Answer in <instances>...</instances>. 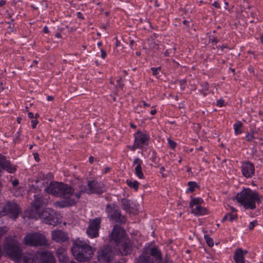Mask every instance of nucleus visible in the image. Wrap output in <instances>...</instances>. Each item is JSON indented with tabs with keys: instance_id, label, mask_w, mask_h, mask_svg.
<instances>
[{
	"instance_id": "a211bd4d",
	"label": "nucleus",
	"mask_w": 263,
	"mask_h": 263,
	"mask_svg": "<svg viewBox=\"0 0 263 263\" xmlns=\"http://www.w3.org/2000/svg\"><path fill=\"white\" fill-rule=\"evenodd\" d=\"M62 182H51L46 189L47 193L55 196L60 197L61 194Z\"/></svg>"
},
{
	"instance_id": "6e6d98bb",
	"label": "nucleus",
	"mask_w": 263,
	"mask_h": 263,
	"mask_svg": "<svg viewBox=\"0 0 263 263\" xmlns=\"http://www.w3.org/2000/svg\"><path fill=\"white\" fill-rule=\"evenodd\" d=\"M77 17L79 18H80L81 20H84V17H83V14L81 12H78L77 13Z\"/></svg>"
},
{
	"instance_id": "7c9ffc66",
	"label": "nucleus",
	"mask_w": 263,
	"mask_h": 263,
	"mask_svg": "<svg viewBox=\"0 0 263 263\" xmlns=\"http://www.w3.org/2000/svg\"><path fill=\"white\" fill-rule=\"evenodd\" d=\"M188 188L186 191V193H193L195 191L196 188L199 187L197 182L195 181H189L187 182Z\"/></svg>"
},
{
	"instance_id": "5701e85b",
	"label": "nucleus",
	"mask_w": 263,
	"mask_h": 263,
	"mask_svg": "<svg viewBox=\"0 0 263 263\" xmlns=\"http://www.w3.org/2000/svg\"><path fill=\"white\" fill-rule=\"evenodd\" d=\"M59 263H67L68 257L66 250L63 247H60L56 251Z\"/></svg>"
},
{
	"instance_id": "c85d7f7f",
	"label": "nucleus",
	"mask_w": 263,
	"mask_h": 263,
	"mask_svg": "<svg viewBox=\"0 0 263 263\" xmlns=\"http://www.w3.org/2000/svg\"><path fill=\"white\" fill-rule=\"evenodd\" d=\"M202 87V89L199 90V91L205 97L208 93L209 89V85L207 82H202L200 84Z\"/></svg>"
},
{
	"instance_id": "5fc2aeb1",
	"label": "nucleus",
	"mask_w": 263,
	"mask_h": 263,
	"mask_svg": "<svg viewBox=\"0 0 263 263\" xmlns=\"http://www.w3.org/2000/svg\"><path fill=\"white\" fill-rule=\"evenodd\" d=\"M34 158L36 162H39L40 160L39 154L37 153H35L33 154Z\"/></svg>"
},
{
	"instance_id": "a18cd8bd",
	"label": "nucleus",
	"mask_w": 263,
	"mask_h": 263,
	"mask_svg": "<svg viewBox=\"0 0 263 263\" xmlns=\"http://www.w3.org/2000/svg\"><path fill=\"white\" fill-rule=\"evenodd\" d=\"M165 169L164 166H161L160 168V173L161 174V176L163 178H166L167 176V174L164 173V172L165 171Z\"/></svg>"
},
{
	"instance_id": "680f3d73",
	"label": "nucleus",
	"mask_w": 263,
	"mask_h": 263,
	"mask_svg": "<svg viewBox=\"0 0 263 263\" xmlns=\"http://www.w3.org/2000/svg\"><path fill=\"white\" fill-rule=\"evenodd\" d=\"M229 220V217H228V213L226 214L224 217H223V218L222 219V222H224L226 221V220Z\"/></svg>"
},
{
	"instance_id": "1a4fd4ad",
	"label": "nucleus",
	"mask_w": 263,
	"mask_h": 263,
	"mask_svg": "<svg viewBox=\"0 0 263 263\" xmlns=\"http://www.w3.org/2000/svg\"><path fill=\"white\" fill-rule=\"evenodd\" d=\"M39 217L46 224L57 226L59 222V218L55 212L51 209H45L39 213Z\"/></svg>"
},
{
	"instance_id": "412c9836",
	"label": "nucleus",
	"mask_w": 263,
	"mask_h": 263,
	"mask_svg": "<svg viewBox=\"0 0 263 263\" xmlns=\"http://www.w3.org/2000/svg\"><path fill=\"white\" fill-rule=\"evenodd\" d=\"M248 253L247 251H243L241 248L237 249L234 254L233 259L235 263H245V255Z\"/></svg>"
},
{
	"instance_id": "aec40b11",
	"label": "nucleus",
	"mask_w": 263,
	"mask_h": 263,
	"mask_svg": "<svg viewBox=\"0 0 263 263\" xmlns=\"http://www.w3.org/2000/svg\"><path fill=\"white\" fill-rule=\"evenodd\" d=\"M119 252L122 256H126L130 254L132 252V243L129 239H126L123 242L119 248Z\"/></svg>"
},
{
	"instance_id": "69168bd1",
	"label": "nucleus",
	"mask_w": 263,
	"mask_h": 263,
	"mask_svg": "<svg viewBox=\"0 0 263 263\" xmlns=\"http://www.w3.org/2000/svg\"><path fill=\"white\" fill-rule=\"evenodd\" d=\"M28 117L30 118V119H33V117H34V116H33V114L32 112H29L28 113Z\"/></svg>"
},
{
	"instance_id": "58836bf2",
	"label": "nucleus",
	"mask_w": 263,
	"mask_h": 263,
	"mask_svg": "<svg viewBox=\"0 0 263 263\" xmlns=\"http://www.w3.org/2000/svg\"><path fill=\"white\" fill-rule=\"evenodd\" d=\"M143 164V161L139 158L137 157L135 158L134 161L133 162L134 165H136V166L141 167Z\"/></svg>"
},
{
	"instance_id": "c9c22d12",
	"label": "nucleus",
	"mask_w": 263,
	"mask_h": 263,
	"mask_svg": "<svg viewBox=\"0 0 263 263\" xmlns=\"http://www.w3.org/2000/svg\"><path fill=\"white\" fill-rule=\"evenodd\" d=\"M157 153L155 151H153L152 153V157L151 158V160L152 162H153L156 165L155 167H158L159 166V164L157 162Z\"/></svg>"
},
{
	"instance_id": "bf43d9fd",
	"label": "nucleus",
	"mask_w": 263,
	"mask_h": 263,
	"mask_svg": "<svg viewBox=\"0 0 263 263\" xmlns=\"http://www.w3.org/2000/svg\"><path fill=\"white\" fill-rule=\"evenodd\" d=\"M248 70L249 71L250 73H254V69L253 66H252L249 67Z\"/></svg>"
},
{
	"instance_id": "603ef678",
	"label": "nucleus",
	"mask_w": 263,
	"mask_h": 263,
	"mask_svg": "<svg viewBox=\"0 0 263 263\" xmlns=\"http://www.w3.org/2000/svg\"><path fill=\"white\" fill-rule=\"evenodd\" d=\"M218 42H219V40L215 36H214L211 39V43L213 46L216 45Z\"/></svg>"
},
{
	"instance_id": "7ed1b4c3",
	"label": "nucleus",
	"mask_w": 263,
	"mask_h": 263,
	"mask_svg": "<svg viewBox=\"0 0 263 263\" xmlns=\"http://www.w3.org/2000/svg\"><path fill=\"white\" fill-rule=\"evenodd\" d=\"M150 263H167L163 261V255L161 250L156 245L146 243L140 255Z\"/></svg>"
},
{
	"instance_id": "4d7b16f0",
	"label": "nucleus",
	"mask_w": 263,
	"mask_h": 263,
	"mask_svg": "<svg viewBox=\"0 0 263 263\" xmlns=\"http://www.w3.org/2000/svg\"><path fill=\"white\" fill-rule=\"evenodd\" d=\"M19 181L17 179H14L13 180L12 183L13 186H16L18 184Z\"/></svg>"
},
{
	"instance_id": "4be33fe9",
	"label": "nucleus",
	"mask_w": 263,
	"mask_h": 263,
	"mask_svg": "<svg viewBox=\"0 0 263 263\" xmlns=\"http://www.w3.org/2000/svg\"><path fill=\"white\" fill-rule=\"evenodd\" d=\"M47 199L42 196L34 195V199L32 203V206L37 212L40 208L46 204Z\"/></svg>"
},
{
	"instance_id": "f257e3e1",
	"label": "nucleus",
	"mask_w": 263,
	"mask_h": 263,
	"mask_svg": "<svg viewBox=\"0 0 263 263\" xmlns=\"http://www.w3.org/2000/svg\"><path fill=\"white\" fill-rule=\"evenodd\" d=\"M235 198L246 210L255 209L256 203L259 204L262 200V196L258 192L250 188L243 189L237 194Z\"/></svg>"
},
{
	"instance_id": "13d9d810",
	"label": "nucleus",
	"mask_w": 263,
	"mask_h": 263,
	"mask_svg": "<svg viewBox=\"0 0 263 263\" xmlns=\"http://www.w3.org/2000/svg\"><path fill=\"white\" fill-rule=\"evenodd\" d=\"M5 227H1L0 228V238L5 233Z\"/></svg>"
},
{
	"instance_id": "0e129e2a",
	"label": "nucleus",
	"mask_w": 263,
	"mask_h": 263,
	"mask_svg": "<svg viewBox=\"0 0 263 263\" xmlns=\"http://www.w3.org/2000/svg\"><path fill=\"white\" fill-rule=\"evenodd\" d=\"M95 158L93 156H90L89 157V162L90 163H92L95 161Z\"/></svg>"
},
{
	"instance_id": "a878e982",
	"label": "nucleus",
	"mask_w": 263,
	"mask_h": 263,
	"mask_svg": "<svg viewBox=\"0 0 263 263\" xmlns=\"http://www.w3.org/2000/svg\"><path fill=\"white\" fill-rule=\"evenodd\" d=\"M192 213L195 215H203L208 214V210L206 208L198 205L194 209H192Z\"/></svg>"
},
{
	"instance_id": "e433bc0d",
	"label": "nucleus",
	"mask_w": 263,
	"mask_h": 263,
	"mask_svg": "<svg viewBox=\"0 0 263 263\" xmlns=\"http://www.w3.org/2000/svg\"><path fill=\"white\" fill-rule=\"evenodd\" d=\"M161 66L158 67H151V70L152 71V74L154 76L157 77L161 71Z\"/></svg>"
},
{
	"instance_id": "2f4dec72",
	"label": "nucleus",
	"mask_w": 263,
	"mask_h": 263,
	"mask_svg": "<svg viewBox=\"0 0 263 263\" xmlns=\"http://www.w3.org/2000/svg\"><path fill=\"white\" fill-rule=\"evenodd\" d=\"M126 183L129 187L134 189L135 191H138L139 183L137 180L133 181L130 179H127Z\"/></svg>"
},
{
	"instance_id": "3c124183",
	"label": "nucleus",
	"mask_w": 263,
	"mask_h": 263,
	"mask_svg": "<svg viewBox=\"0 0 263 263\" xmlns=\"http://www.w3.org/2000/svg\"><path fill=\"white\" fill-rule=\"evenodd\" d=\"M256 221H255L250 222L249 223V229L250 230H253L254 229V228L255 227V226H256Z\"/></svg>"
},
{
	"instance_id": "a19ab883",
	"label": "nucleus",
	"mask_w": 263,
	"mask_h": 263,
	"mask_svg": "<svg viewBox=\"0 0 263 263\" xmlns=\"http://www.w3.org/2000/svg\"><path fill=\"white\" fill-rule=\"evenodd\" d=\"M21 131L18 130L14 135V142H19L21 140Z\"/></svg>"
},
{
	"instance_id": "09e8293b",
	"label": "nucleus",
	"mask_w": 263,
	"mask_h": 263,
	"mask_svg": "<svg viewBox=\"0 0 263 263\" xmlns=\"http://www.w3.org/2000/svg\"><path fill=\"white\" fill-rule=\"evenodd\" d=\"M224 100L222 99H219L217 101L216 104L219 107H222L224 105Z\"/></svg>"
},
{
	"instance_id": "e2e57ef3",
	"label": "nucleus",
	"mask_w": 263,
	"mask_h": 263,
	"mask_svg": "<svg viewBox=\"0 0 263 263\" xmlns=\"http://www.w3.org/2000/svg\"><path fill=\"white\" fill-rule=\"evenodd\" d=\"M229 48V47L227 45H222L220 46V49H221V51H223V50L225 48Z\"/></svg>"
},
{
	"instance_id": "79ce46f5",
	"label": "nucleus",
	"mask_w": 263,
	"mask_h": 263,
	"mask_svg": "<svg viewBox=\"0 0 263 263\" xmlns=\"http://www.w3.org/2000/svg\"><path fill=\"white\" fill-rule=\"evenodd\" d=\"M186 82V79H181L179 81V84L180 85V88L181 90H184L185 88V83Z\"/></svg>"
},
{
	"instance_id": "ddd939ff",
	"label": "nucleus",
	"mask_w": 263,
	"mask_h": 263,
	"mask_svg": "<svg viewBox=\"0 0 263 263\" xmlns=\"http://www.w3.org/2000/svg\"><path fill=\"white\" fill-rule=\"evenodd\" d=\"M36 258L41 263H55L56 260L51 251L42 250L37 251L35 254Z\"/></svg>"
},
{
	"instance_id": "9b49d317",
	"label": "nucleus",
	"mask_w": 263,
	"mask_h": 263,
	"mask_svg": "<svg viewBox=\"0 0 263 263\" xmlns=\"http://www.w3.org/2000/svg\"><path fill=\"white\" fill-rule=\"evenodd\" d=\"M134 141L140 147V149H143L148 146L150 135L146 130H138L134 134Z\"/></svg>"
},
{
	"instance_id": "4c0bfd02",
	"label": "nucleus",
	"mask_w": 263,
	"mask_h": 263,
	"mask_svg": "<svg viewBox=\"0 0 263 263\" xmlns=\"http://www.w3.org/2000/svg\"><path fill=\"white\" fill-rule=\"evenodd\" d=\"M167 142L168 144L169 145V146L170 148H171L172 149H174L175 148L177 145V143L173 141L171 138H167Z\"/></svg>"
},
{
	"instance_id": "cd10ccee",
	"label": "nucleus",
	"mask_w": 263,
	"mask_h": 263,
	"mask_svg": "<svg viewBox=\"0 0 263 263\" xmlns=\"http://www.w3.org/2000/svg\"><path fill=\"white\" fill-rule=\"evenodd\" d=\"M257 134V131L256 130V128H251L250 129V132H248L245 136V138L247 141L252 142V140L255 139V135Z\"/></svg>"
},
{
	"instance_id": "6e6552de",
	"label": "nucleus",
	"mask_w": 263,
	"mask_h": 263,
	"mask_svg": "<svg viewBox=\"0 0 263 263\" xmlns=\"http://www.w3.org/2000/svg\"><path fill=\"white\" fill-rule=\"evenodd\" d=\"M4 212L3 217L8 216L10 218L15 220L18 216L21 210L19 205L14 202L7 201L2 208Z\"/></svg>"
},
{
	"instance_id": "bb28decb",
	"label": "nucleus",
	"mask_w": 263,
	"mask_h": 263,
	"mask_svg": "<svg viewBox=\"0 0 263 263\" xmlns=\"http://www.w3.org/2000/svg\"><path fill=\"white\" fill-rule=\"evenodd\" d=\"M16 261L17 263H34V256L31 254L24 255L22 259Z\"/></svg>"
},
{
	"instance_id": "052dcab7",
	"label": "nucleus",
	"mask_w": 263,
	"mask_h": 263,
	"mask_svg": "<svg viewBox=\"0 0 263 263\" xmlns=\"http://www.w3.org/2000/svg\"><path fill=\"white\" fill-rule=\"evenodd\" d=\"M43 32L45 33H48L49 32V30L48 29V27L47 26H44L43 28Z\"/></svg>"
},
{
	"instance_id": "20e7f679",
	"label": "nucleus",
	"mask_w": 263,
	"mask_h": 263,
	"mask_svg": "<svg viewBox=\"0 0 263 263\" xmlns=\"http://www.w3.org/2000/svg\"><path fill=\"white\" fill-rule=\"evenodd\" d=\"M3 249L5 253L14 261H18L22 257V250L20 243L16 240L11 238L6 239L3 245Z\"/></svg>"
},
{
	"instance_id": "473e14b6",
	"label": "nucleus",
	"mask_w": 263,
	"mask_h": 263,
	"mask_svg": "<svg viewBox=\"0 0 263 263\" xmlns=\"http://www.w3.org/2000/svg\"><path fill=\"white\" fill-rule=\"evenodd\" d=\"M203 202V200L201 198H193L190 202L189 206L191 209H193V206L195 205H200Z\"/></svg>"
},
{
	"instance_id": "f704fd0d",
	"label": "nucleus",
	"mask_w": 263,
	"mask_h": 263,
	"mask_svg": "<svg viewBox=\"0 0 263 263\" xmlns=\"http://www.w3.org/2000/svg\"><path fill=\"white\" fill-rule=\"evenodd\" d=\"M204 238L206 241V244L209 247H212L214 246L213 239L209 235H204Z\"/></svg>"
},
{
	"instance_id": "49530a36",
	"label": "nucleus",
	"mask_w": 263,
	"mask_h": 263,
	"mask_svg": "<svg viewBox=\"0 0 263 263\" xmlns=\"http://www.w3.org/2000/svg\"><path fill=\"white\" fill-rule=\"evenodd\" d=\"M124 84L122 81V78L119 79L117 81V85L120 88H122L124 86Z\"/></svg>"
},
{
	"instance_id": "8fccbe9b",
	"label": "nucleus",
	"mask_w": 263,
	"mask_h": 263,
	"mask_svg": "<svg viewBox=\"0 0 263 263\" xmlns=\"http://www.w3.org/2000/svg\"><path fill=\"white\" fill-rule=\"evenodd\" d=\"M212 6L217 9H220V4L218 1H214L212 4Z\"/></svg>"
},
{
	"instance_id": "72a5a7b5",
	"label": "nucleus",
	"mask_w": 263,
	"mask_h": 263,
	"mask_svg": "<svg viewBox=\"0 0 263 263\" xmlns=\"http://www.w3.org/2000/svg\"><path fill=\"white\" fill-rule=\"evenodd\" d=\"M135 174L136 175V176L139 179H144V176L142 172V166H141V167L136 166V167L135 168Z\"/></svg>"
},
{
	"instance_id": "774afa93",
	"label": "nucleus",
	"mask_w": 263,
	"mask_h": 263,
	"mask_svg": "<svg viewBox=\"0 0 263 263\" xmlns=\"http://www.w3.org/2000/svg\"><path fill=\"white\" fill-rule=\"evenodd\" d=\"M143 105L145 107H149L150 106V104H148L145 101H142L141 102Z\"/></svg>"
},
{
	"instance_id": "dca6fc26",
	"label": "nucleus",
	"mask_w": 263,
	"mask_h": 263,
	"mask_svg": "<svg viewBox=\"0 0 263 263\" xmlns=\"http://www.w3.org/2000/svg\"><path fill=\"white\" fill-rule=\"evenodd\" d=\"M101 223L100 219L96 218L90 221L86 232L88 236L91 238L99 236V230Z\"/></svg>"
},
{
	"instance_id": "423d86ee",
	"label": "nucleus",
	"mask_w": 263,
	"mask_h": 263,
	"mask_svg": "<svg viewBox=\"0 0 263 263\" xmlns=\"http://www.w3.org/2000/svg\"><path fill=\"white\" fill-rule=\"evenodd\" d=\"M105 211L107 213L108 217L110 221L116 223L123 224L126 222V218L123 215L117 204L115 203H108L106 205Z\"/></svg>"
},
{
	"instance_id": "2eb2a0df",
	"label": "nucleus",
	"mask_w": 263,
	"mask_h": 263,
	"mask_svg": "<svg viewBox=\"0 0 263 263\" xmlns=\"http://www.w3.org/2000/svg\"><path fill=\"white\" fill-rule=\"evenodd\" d=\"M240 168L242 176L246 178H251L255 175L254 164L249 161L242 162Z\"/></svg>"
},
{
	"instance_id": "f03ea898",
	"label": "nucleus",
	"mask_w": 263,
	"mask_h": 263,
	"mask_svg": "<svg viewBox=\"0 0 263 263\" xmlns=\"http://www.w3.org/2000/svg\"><path fill=\"white\" fill-rule=\"evenodd\" d=\"M71 252L78 261H88L93 255L92 247L86 242L76 239L71 248Z\"/></svg>"
},
{
	"instance_id": "b1692460",
	"label": "nucleus",
	"mask_w": 263,
	"mask_h": 263,
	"mask_svg": "<svg viewBox=\"0 0 263 263\" xmlns=\"http://www.w3.org/2000/svg\"><path fill=\"white\" fill-rule=\"evenodd\" d=\"M75 190L78 191V192L76 193L75 196L77 198L79 199L84 193L88 194V187L85 183H83L82 181H79L78 185L75 187Z\"/></svg>"
},
{
	"instance_id": "c03bdc74",
	"label": "nucleus",
	"mask_w": 263,
	"mask_h": 263,
	"mask_svg": "<svg viewBox=\"0 0 263 263\" xmlns=\"http://www.w3.org/2000/svg\"><path fill=\"white\" fill-rule=\"evenodd\" d=\"M100 51H101V57L103 59H105L107 57V54H106L105 49H104L103 48H102L100 49Z\"/></svg>"
},
{
	"instance_id": "9d476101",
	"label": "nucleus",
	"mask_w": 263,
	"mask_h": 263,
	"mask_svg": "<svg viewBox=\"0 0 263 263\" xmlns=\"http://www.w3.org/2000/svg\"><path fill=\"white\" fill-rule=\"evenodd\" d=\"M115 256L112 248L109 245L104 246L97 254L98 260L103 263H110Z\"/></svg>"
},
{
	"instance_id": "338daca9",
	"label": "nucleus",
	"mask_w": 263,
	"mask_h": 263,
	"mask_svg": "<svg viewBox=\"0 0 263 263\" xmlns=\"http://www.w3.org/2000/svg\"><path fill=\"white\" fill-rule=\"evenodd\" d=\"M189 24H190V22L187 20H185L183 21V24L186 26H189Z\"/></svg>"
},
{
	"instance_id": "6ab92c4d",
	"label": "nucleus",
	"mask_w": 263,
	"mask_h": 263,
	"mask_svg": "<svg viewBox=\"0 0 263 263\" xmlns=\"http://www.w3.org/2000/svg\"><path fill=\"white\" fill-rule=\"evenodd\" d=\"M52 239L53 241L62 243L68 240V235L62 230H54L51 233Z\"/></svg>"
},
{
	"instance_id": "393cba45",
	"label": "nucleus",
	"mask_w": 263,
	"mask_h": 263,
	"mask_svg": "<svg viewBox=\"0 0 263 263\" xmlns=\"http://www.w3.org/2000/svg\"><path fill=\"white\" fill-rule=\"evenodd\" d=\"M121 206L122 209L126 212L131 213L132 210L133 209L132 207V202L130 200L126 198H123L121 200Z\"/></svg>"
},
{
	"instance_id": "864d4df0",
	"label": "nucleus",
	"mask_w": 263,
	"mask_h": 263,
	"mask_svg": "<svg viewBox=\"0 0 263 263\" xmlns=\"http://www.w3.org/2000/svg\"><path fill=\"white\" fill-rule=\"evenodd\" d=\"M139 263H150L147 260L144 259L141 256H139Z\"/></svg>"
},
{
	"instance_id": "0eeeda50",
	"label": "nucleus",
	"mask_w": 263,
	"mask_h": 263,
	"mask_svg": "<svg viewBox=\"0 0 263 263\" xmlns=\"http://www.w3.org/2000/svg\"><path fill=\"white\" fill-rule=\"evenodd\" d=\"M74 189L70 185L62 182L60 197L67 200L61 202V207L70 206L76 203L74 199H70L74 194Z\"/></svg>"
},
{
	"instance_id": "4468645a",
	"label": "nucleus",
	"mask_w": 263,
	"mask_h": 263,
	"mask_svg": "<svg viewBox=\"0 0 263 263\" xmlns=\"http://www.w3.org/2000/svg\"><path fill=\"white\" fill-rule=\"evenodd\" d=\"M88 187V194H100L105 192L104 185L102 182L92 180H88L87 183Z\"/></svg>"
},
{
	"instance_id": "f8f14e48",
	"label": "nucleus",
	"mask_w": 263,
	"mask_h": 263,
	"mask_svg": "<svg viewBox=\"0 0 263 263\" xmlns=\"http://www.w3.org/2000/svg\"><path fill=\"white\" fill-rule=\"evenodd\" d=\"M17 166L11 163L10 160L7 157L0 154V176L3 171H5L8 173L14 174L17 171Z\"/></svg>"
},
{
	"instance_id": "c756f323",
	"label": "nucleus",
	"mask_w": 263,
	"mask_h": 263,
	"mask_svg": "<svg viewBox=\"0 0 263 263\" xmlns=\"http://www.w3.org/2000/svg\"><path fill=\"white\" fill-rule=\"evenodd\" d=\"M242 126V123L240 121H237L233 125V128L234 129V133L236 135H240L242 133V130L241 127Z\"/></svg>"
},
{
	"instance_id": "39448f33",
	"label": "nucleus",
	"mask_w": 263,
	"mask_h": 263,
	"mask_svg": "<svg viewBox=\"0 0 263 263\" xmlns=\"http://www.w3.org/2000/svg\"><path fill=\"white\" fill-rule=\"evenodd\" d=\"M23 241L25 245L32 247L43 246L48 245L46 237L38 232L27 233L24 237Z\"/></svg>"
},
{
	"instance_id": "37998d69",
	"label": "nucleus",
	"mask_w": 263,
	"mask_h": 263,
	"mask_svg": "<svg viewBox=\"0 0 263 263\" xmlns=\"http://www.w3.org/2000/svg\"><path fill=\"white\" fill-rule=\"evenodd\" d=\"M128 147L132 151H135L136 149H140V147L137 145L135 141H134L133 145L128 146Z\"/></svg>"
},
{
	"instance_id": "f3484780",
	"label": "nucleus",
	"mask_w": 263,
	"mask_h": 263,
	"mask_svg": "<svg viewBox=\"0 0 263 263\" xmlns=\"http://www.w3.org/2000/svg\"><path fill=\"white\" fill-rule=\"evenodd\" d=\"M124 230L121 227L115 226L112 231L110 238L116 243V246L119 243L124 235Z\"/></svg>"
},
{
	"instance_id": "ea45409f",
	"label": "nucleus",
	"mask_w": 263,
	"mask_h": 263,
	"mask_svg": "<svg viewBox=\"0 0 263 263\" xmlns=\"http://www.w3.org/2000/svg\"><path fill=\"white\" fill-rule=\"evenodd\" d=\"M229 220L233 222L234 220L237 219V215L236 214H233L232 213H228Z\"/></svg>"
},
{
	"instance_id": "de8ad7c7",
	"label": "nucleus",
	"mask_w": 263,
	"mask_h": 263,
	"mask_svg": "<svg viewBox=\"0 0 263 263\" xmlns=\"http://www.w3.org/2000/svg\"><path fill=\"white\" fill-rule=\"evenodd\" d=\"M38 123H39V122L37 120V119H32L31 120L32 128L33 129L35 128Z\"/></svg>"
}]
</instances>
